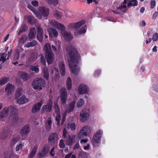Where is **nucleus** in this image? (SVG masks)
<instances>
[{
    "label": "nucleus",
    "mask_w": 158,
    "mask_h": 158,
    "mask_svg": "<svg viewBox=\"0 0 158 158\" xmlns=\"http://www.w3.org/2000/svg\"><path fill=\"white\" fill-rule=\"evenodd\" d=\"M67 133V131L66 130V129L65 128H63V131L62 136L64 139H65L66 137Z\"/></svg>",
    "instance_id": "13d9d810"
},
{
    "label": "nucleus",
    "mask_w": 158,
    "mask_h": 158,
    "mask_svg": "<svg viewBox=\"0 0 158 158\" xmlns=\"http://www.w3.org/2000/svg\"><path fill=\"white\" fill-rule=\"evenodd\" d=\"M78 91L80 94H87L89 91V89L86 85L81 84L79 86Z\"/></svg>",
    "instance_id": "ddd939ff"
},
{
    "label": "nucleus",
    "mask_w": 158,
    "mask_h": 158,
    "mask_svg": "<svg viewBox=\"0 0 158 158\" xmlns=\"http://www.w3.org/2000/svg\"><path fill=\"white\" fill-rule=\"evenodd\" d=\"M8 81L7 78L6 77H2L0 79V86L5 84Z\"/></svg>",
    "instance_id": "a19ab883"
},
{
    "label": "nucleus",
    "mask_w": 158,
    "mask_h": 158,
    "mask_svg": "<svg viewBox=\"0 0 158 158\" xmlns=\"http://www.w3.org/2000/svg\"><path fill=\"white\" fill-rule=\"evenodd\" d=\"M75 137V136L74 135H69L68 137H66L65 138L66 144L69 146L71 145L72 144Z\"/></svg>",
    "instance_id": "aec40b11"
},
{
    "label": "nucleus",
    "mask_w": 158,
    "mask_h": 158,
    "mask_svg": "<svg viewBox=\"0 0 158 158\" xmlns=\"http://www.w3.org/2000/svg\"><path fill=\"white\" fill-rule=\"evenodd\" d=\"M9 133V130L6 128L4 129L3 132L1 133L0 137L1 139H4L7 138Z\"/></svg>",
    "instance_id": "4be33fe9"
},
{
    "label": "nucleus",
    "mask_w": 158,
    "mask_h": 158,
    "mask_svg": "<svg viewBox=\"0 0 158 158\" xmlns=\"http://www.w3.org/2000/svg\"><path fill=\"white\" fill-rule=\"evenodd\" d=\"M53 15L57 17V19H59L62 17L61 13L57 10H56L53 11Z\"/></svg>",
    "instance_id": "e433bc0d"
},
{
    "label": "nucleus",
    "mask_w": 158,
    "mask_h": 158,
    "mask_svg": "<svg viewBox=\"0 0 158 158\" xmlns=\"http://www.w3.org/2000/svg\"><path fill=\"white\" fill-rule=\"evenodd\" d=\"M1 55L2 56H1L0 57V61H2L3 62H4L6 60V56L5 57L4 56L5 55V53H1Z\"/></svg>",
    "instance_id": "4d7b16f0"
},
{
    "label": "nucleus",
    "mask_w": 158,
    "mask_h": 158,
    "mask_svg": "<svg viewBox=\"0 0 158 158\" xmlns=\"http://www.w3.org/2000/svg\"><path fill=\"white\" fill-rule=\"evenodd\" d=\"M60 113H56L57 114V115L56 117V120L57 122L56 125L58 126H59L60 125Z\"/></svg>",
    "instance_id": "a18cd8bd"
},
{
    "label": "nucleus",
    "mask_w": 158,
    "mask_h": 158,
    "mask_svg": "<svg viewBox=\"0 0 158 158\" xmlns=\"http://www.w3.org/2000/svg\"><path fill=\"white\" fill-rule=\"evenodd\" d=\"M32 4L34 6L36 7L38 6V2L37 1H33L31 2Z\"/></svg>",
    "instance_id": "69168bd1"
},
{
    "label": "nucleus",
    "mask_w": 158,
    "mask_h": 158,
    "mask_svg": "<svg viewBox=\"0 0 158 158\" xmlns=\"http://www.w3.org/2000/svg\"><path fill=\"white\" fill-rule=\"evenodd\" d=\"M156 5V2L155 1L152 0L151 2L150 3V6H151V9H153L155 6Z\"/></svg>",
    "instance_id": "e2e57ef3"
},
{
    "label": "nucleus",
    "mask_w": 158,
    "mask_h": 158,
    "mask_svg": "<svg viewBox=\"0 0 158 158\" xmlns=\"http://www.w3.org/2000/svg\"><path fill=\"white\" fill-rule=\"evenodd\" d=\"M35 19L32 17H29L28 18V22L31 24H34L36 23Z\"/></svg>",
    "instance_id": "49530a36"
},
{
    "label": "nucleus",
    "mask_w": 158,
    "mask_h": 158,
    "mask_svg": "<svg viewBox=\"0 0 158 158\" xmlns=\"http://www.w3.org/2000/svg\"><path fill=\"white\" fill-rule=\"evenodd\" d=\"M9 158H17V155L13 153H10L9 155Z\"/></svg>",
    "instance_id": "338daca9"
},
{
    "label": "nucleus",
    "mask_w": 158,
    "mask_h": 158,
    "mask_svg": "<svg viewBox=\"0 0 158 158\" xmlns=\"http://www.w3.org/2000/svg\"><path fill=\"white\" fill-rule=\"evenodd\" d=\"M75 102V101H73L70 103L69 106L68 107L67 110V111L68 113H70L73 110L74 108Z\"/></svg>",
    "instance_id": "7c9ffc66"
},
{
    "label": "nucleus",
    "mask_w": 158,
    "mask_h": 158,
    "mask_svg": "<svg viewBox=\"0 0 158 158\" xmlns=\"http://www.w3.org/2000/svg\"><path fill=\"white\" fill-rule=\"evenodd\" d=\"M30 129L29 125L25 126L21 129L20 133L21 135L24 136L27 135L30 131Z\"/></svg>",
    "instance_id": "a211bd4d"
},
{
    "label": "nucleus",
    "mask_w": 158,
    "mask_h": 158,
    "mask_svg": "<svg viewBox=\"0 0 158 158\" xmlns=\"http://www.w3.org/2000/svg\"><path fill=\"white\" fill-rule=\"evenodd\" d=\"M18 139L16 138L13 137L10 141V144L11 145H14L16 143L18 142Z\"/></svg>",
    "instance_id": "3c124183"
},
{
    "label": "nucleus",
    "mask_w": 158,
    "mask_h": 158,
    "mask_svg": "<svg viewBox=\"0 0 158 158\" xmlns=\"http://www.w3.org/2000/svg\"><path fill=\"white\" fill-rule=\"evenodd\" d=\"M27 8L32 11L35 16H36V14H38V11L36 10L30 4L28 5Z\"/></svg>",
    "instance_id": "c03bdc74"
},
{
    "label": "nucleus",
    "mask_w": 158,
    "mask_h": 158,
    "mask_svg": "<svg viewBox=\"0 0 158 158\" xmlns=\"http://www.w3.org/2000/svg\"><path fill=\"white\" fill-rule=\"evenodd\" d=\"M22 89L21 88H18L15 92V97L16 99L19 98L21 95Z\"/></svg>",
    "instance_id": "4c0bfd02"
},
{
    "label": "nucleus",
    "mask_w": 158,
    "mask_h": 158,
    "mask_svg": "<svg viewBox=\"0 0 158 158\" xmlns=\"http://www.w3.org/2000/svg\"><path fill=\"white\" fill-rule=\"evenodd\" d=\"M54 108L55 110V113H60L59 106L57 102H55L54 103Z\"/></svg>",
    "instance_id": "ea45409f"
},
{
    "label": "nucleus",
    "mask_w": 158,
    "mask_h": 158,
    "mask_svg": "<svg viewBox=\"0 0 158 158\" xmlns=\"http://www.w3.org/2000/svg\"><path fill=\"white\" fill-rule=\"evenodd\" d=\"M42 73L44 77L47 80H48L49 77V74L48 68L45 66L42 69Z\"/></svg>",
    "instance_id": "a878e982"
},
{
    "label": "nucleus",
    "mask_w": 158,
    "mask_h": 158,
    "mask_svg": "<svg viewBox=\"0 0 158 158\" xmlns=\"http://www.w3.org/2000/svg\"><path fill=\"white\" fill-rule=\"evenodd\" d=\"M30 69L31 70L34 71L35 73H37L39 72V68L37 66H31Z\"/></svg>",
    "instance_id": "09e8293b"
},
{
    "label": "nucleus",
    "mask_w": 158,
    "mask_h": 158,
    "mask_svg": "<svg viewBox=\"0 0 158 158\" xmlns=\"http://www.w3.org/2000/svg\"><path fill=\"white\" fill-rule=\"evenodd\" d=\"M138 2L137 0H131L127 4L128 7H130L131 6H136L138 5Z\"/></svg>",
    "instance_id": "f704fd0d"
},
{
    "label": "nucleus",
    "mask_w": 158,
    "mask_h": 158,
    "mask_svg": "<svg viewBox=\"0 0 158 158\" xmlns=\"http://www.w3.org/2000/svg\"><path fill=\"white\" fill-rule=\"evenodd\" d=\"M102 133L103 132L102 130H99L94 135L91 141L94 147H97L99 146Z\"/></svg>",
    "instance_id": "39448f33"
},
{
    "label": "nucleus",
    "mask_w": 158,
    "mask_h": 158,
    "mask_svg": "<svg viewBox=\"0 0 158 158\" xmlns=\"http://www.w3.org/2000/svg\"><path fill=\"white\" fill-rule=\"evenodd\" d=\"M67 55L69 66L72 73L74 75H77L80 70V68L77 66L80 63L81 59L80 55L77 48L71 47L67 49Z\"/></svg>",
    "instance_id": "f257e3e1"
},
{
    "label": "nucleus",
    "mask_w": 158,
    "mask_h": 158,
    "mask_svg": "<svg viewBox=\"0 0 158 158\" xmlns=\"http://www.w3.org/2000/svg\"><path fill=\"white\" fill-rule=\"evenodd\" d=\"M45 84V81L43 79L37 78L33 81L32 86L34 89L40 90L43 87H44Z\"/></svg>",
    "instance_id": "20e7f679"
},
{
    "label": "nucleus",
    "mask_w": 158,
    "mask_h": 158,
    "mask_svg": "<svg viewBox=\"0 0 158 158\" xmlns=\"http://www.w3.org/2000/svg\"><path fill=\"white\" fill-rule=\"evenodd\" d=\"M85 20H82L76 23H71L69 24V29L75 28L76 29V30L74 32L75 35L76 36L82 34H84L86 32L87 29V27L86 25L81 28L79 30H77V29L85 24Z\"/></svg>",
    "instance_id": "f03ea898"
},
{
    "label": "nucleus",
    "mask_w": 158,
    "mask_h": 158,
    "mask_svg": "<svg viewBox=\"0 0 158 158\" xmlns=\"http://www.w3.org/2000/svg\"><path fill=\"white\" fill-rule=\"evenodd\" d=\"M128 1V0H124L123 2H122L121 5L117 7V10H121L122 9L125 8L127 9L126 4Z\"/></svg>",
    "instance_id": "72a5a7b5"
},
{
    "label": "nucleus",
    "mask_w": 158,
    "mask_h": 158,
    "mask_svg": "<svg viewBox=\"0 0 158 158\" xmlns=\"http://www.w3.org/2000/svg\"><path fill=\"white\" fill-rule=\"evenodd\" d=\"M36 34V30L35 27L31 29L28 35V37L30 39L34 38L35 37Z\"/></svg>",
    "instance_id": "393cba45"
},
{
    "label": "nucleus",
    "mask_w": 158,
    "mask_h": 158,
    "mask_svg": "<svg viewBox=\"0 0 158 158\" xmlns=\"http://www.w3.org/2000/svg\"><path fill=\"white\" fill-rule=\"evenodd\" d=\"M158 39V34L157 33H155L153 35L152 40L153 41H156Z\"/></svg>",
    "instance_id": "5fc2aeb1"
},
{
    "label": "nucleus",
    "mask_w": 158,
    "mask_h": 158,
    "mask_svg": "<svg viewBox=\"0 0 158 158\" xmlns=\"http://www.w3.org/2000/svg\"><path fill=\"white\" fill-rule=\"evenodd\" d=\"M55 148V147H53L51 149L49 153V154L52 156H53L54 155V153H53V152L54 151Z\"/></svg>",
    "instance_id": "774afa93"
},
{
    "label": "nucleus",
    "mask_w": 158,
    "mask_h": 158,
    "mask_svg": "<svg viewBox=\"0 0 158 158\" xmlns=\"http://www.w3.org/2000/svg\"><path fill=\"white\" fill-rule=\"evenodd\" d=\"M9 114V110L7 107H6L0 112V118L1 119L7 116Z\"/></svg>",
    "instance_id": "412c9836"
},
{
    "label": "nucleus",
    "mask_w": 158,
    "mask_h": 158,
    "mask_svg": "<svg viewBox=\"0 0 158 158\" xmlns=\"http://www.w3.org/2000/svg\"><path fill=\"white\" fill-rule=\"evenodd\" d=\"M59 146L61 148H63L65 147V144L64 143V141L63 139H61L60 140Z\"/></svg>",
    "instance_id": "603ef678"
},
{
    "label": "nucleus",
    "mask_w": 158,
    "mask_h": 158,
    "mask_svg": "<svg viewBox=\"0 0 158 158\" xmlns=\"http://www.w3.org/2000/svg\"><path fill=\"white\" fill-rule=\"evenodd\" d=\"M15 88L14 86L10 83H8L6 85L5 89L6 91L9 94L11 93Z\"/></svg>",
    "instance_id": "bb28decb"
},
{
    "label": "nucleus",
    "mask_w": 158,
    "mask_h": 158,
    "mask_svg": "<svg viewBox=\"0 0 158 158\" xmlns=\"http://www.w3.org/2000/svg\"><path fill=\"white\" fill-rule=\"evenodd\" d=\"M27 28V27L26 25H24L22 26L18 32V35H20L21 33L25 32L26 31Z\"/></svg>",
    "instance_id": "79ce46f5"
},
{
    "label": "nucleus",
    "mask_w": 158,
    "mask_h": 158,
    "mask_svg": "<svg viewBox=\"0 0 158 158\" xmlns=\"http://www.w3.org/2000/svg\"><path fill=\"white\" fill-rule=\"evenodd\" d=\"M66 113H64V114L63 115L62 117V121H61V125H62L64 123V121L65 120V118H66Z\"/></svg>",
    "instance_id": "680f3d73"
},
{
    "label": "nucleus",
    "mask_w": 158,
    "mask_h": 158,
    "mask_svg": "<svg viewBox=\"0 0 158 158\" xmlns=\"http://www.w3.org/2000/svg\"><path fill=\"white\" fill-rule=\"evenodd\" d=\"M9 111L10 110L11 117L12 118V120L14 122H17L19 119L17 109L14 106H10L7 107Z\"/></svg>",
    "instance_id": "1a4fd4ad"
},
{
    "label": "nucleus",
    "mask_w": 158,
    "mask_h": 158,
    "mask_svg": "<svg viewBox=\"0 0 158 158\" xmlns=\"http://www.w3.org/2000/svg\"><path fill=\"white\" fill-rule=\"evenodd\" d=\"M37 44V42L36 40H34L30 42L27 43L25 45L24 47L26 48H29L30 47H32Z\"/></svg>",
    "instance_id": "2f4dec72"
},
{
    "label": "nucleus",
    "mask_w": 158,
    "mask_h": 158,
    "mask_svg": "<svg viewBox=\"0 0 158 158\" xmlns=\"http://www.w3.org/2000/svg\"><path fill=\"white\" fill-rule=\"evenodd\" d=\"M100 70H97L95 71L94 76L95 77H98L99 75L100 74Z\"/></svg>",
    "instance_id": "0e129e2a"
},
{
    "label": "nucleus",
    "mask_w": 158,
    "mask_h": 158,
    "mask_svg": "<svg viewBox=\"0 0 158 158\" xmlns=\"http://www.w3.org/2000/svg\"><path fill=\"white\" fill-rule=\"evenodd\" d=\"M37 145H35L32 148L31 152L35 154L37 152Z\"/></svg>",
    "instance_id": "052dcab7"
},
{
    "label": "nucleus",
    "mask_w": 158,
    "mask_h": 158,
    "mask_svg": "<svg viewBox=\"0 0 158 158\" xmlns=\"http://www.w3.org/2000/svg\"><path fill=\"white\" fill-rule=\"evenodd\" d=\"M49 32V36H51V34H52L54 37H57L58 35V32L55 28H51Z\"/></svg>",
    "instance_id": "473e14b6"
},
{
    "label": "nucleus",
    "mask_w": 158,
    "mask_h": 158,
    "mask_svg": "<svg viewBox=\"0 0 158 158\" xmlns=\"http://www.w3.org/2000/svg\"><path fill=\"white\" fill-rule=\"evenodd\" d=\"M40 62L42 64L45 66L46 65V62L44 56L42 55L40 57Z\"/></svg>",
    "instance_id": "8fccbe9b"
},
{
    "label": "nucleus",
    "mask_w": 158,
    "mask_h": 158,
    "mask_svg": "<svg viewBox=\"0 0 158 158\" xmlns=\"http://www.w3.org/2000/svg\"><path fill=\"white\" fill-rule=\"evenodd\" d=\"M51 118L50 117L48 118L46 122V128L48 131H49L51 128L52 121Z\"/></svg>",
    "instance_id": "c756f323"
},
{
    "label": "nucleus",
    "mask_w": 158,
    "mask_h": 158,
    "mask_svg": "<svg viewBox=\"0 0 158 158\" xmlns=\"http://www.w3.org/2000/svg\"><path fill=\"white\" fill-rule=\"evenodd\" d=\"M49 14V9L45 6H42L39 9L38 14H36V16L39 19L42 18V16L47 17Z\"/></svg>",
    "instance_id": "6e6552de"
},
{
    "label": "nucleus",
    "mask_w": 158,
    "mask_h": 158,
    "mask_svg": "<svg viewBox=\"0 0 158 158\" xmlns=\"http://www.w3.org/2000/svg\"><path fill=\"white\" fill-rule=\"evenodd\" d=\"M58 138V134L56 132L51 133L49 136L48 142L51 145L55 144Z\"/></svg>",
    "instance_id": "f8f14e48"
},
{
    "label": "nucleus",
    "mask_w": 158,
    "mask_h": 158,
    "mask_svg": "<svg viewBox=\"0 0 158 158\" xmlns=\"http://www.w3.org/2000/svg\"><path fill=\"white\" fill-rule=\"evenodd\" d=\"M66 85L67 90H71L72 86V80L70 77H68L67 78Z\"/></svg>",
    "instance_id": "c85d7f7f"
},
{
    "label": "nucleus",
    "mask_w": 158,
    "mask_h": 158,
    "mask_svg": "<svg viewBox=\"0 0 158 158\" xmlns=\"http://www.w3.org/2000/svg\"><path fill=\"white\" fill-rule=\"evenodd\" d=\"M53 102L51 99H49L47 105H44L41 109L42 113L45 111L47 113L51 112L52 108Z\"/></svg>",
    "instance_id": "9b49d317"
},
{
    "label": "nucleus",
    "mask_w": 158,
    "mask_h": 158,
    "mask_svg": "<svg viewBox=\"0 0 158 158\" xmlns=\"http://www.w3.org/2000/svg\"><path fill=\"white\" fill-rule=\"evenodd\" d=\"M78 158H87L86 153L83 151L80 152L78 155Z\"/></svg>",
    "instance_id": "37998d69"
},
{
    "label": "nucleus",
    "mask_w": 158,
    "mask_h": 158,
    "mask_svg": "<svg viewBox=\"0 0 158 158\" xmlns=\"http://www.w3.org/2000/svg\"><path fill=\"white\" fill-rule=\"evenodd\" d=\"M46 2L48 4L54 6H56L58 4V0H47Z\"/></svg>",
    "instance_id": "c9c22d12"
},
{
    "label": "nucleus",
    "mask_w": 158,
    "mask_h": 158,
    "mask_svg": "<svg viewBox=\"0 0 158 158\" xmlns=\"http://www.w3.org/2000/svg\"><path fill=\"white\" fill-rule=\"evenodd\" d=\"M83 100L82 98H80L78 101L77 104V106L78 107H81L83 105Z\"/></svg>",
    "instance_id": "de8ad7c7"
},
{
    "label": "nucleus",
    "mask_w": 158,
    "mask_h": 158,
    "mask_svg": "<svg viewBox=\"0 0 158 158\" xmlns=\"http://www.w3.org/2000/svg\"><path fill=\"white\" fill-rule=\"evenodd\" d=\"M42 103V101H40L34 104L31 109L32 113L35 114L38 112L40 110Z\"/></svg>",
    "instance_id": "2eb2a0df"
},
{
    "label": "nucleus",
    "mask_w": 158,
    "mask_h": 158,
    "mask_svg": "<svg viewBox=\"0 0 158 158\" xmlns=\"http://www.w3.org/2000/svg\"><path fill=\"white\" fill-rule=\"evenodd\" d=\"M91 128L89 126H86L83 127L78 134L79 139H81L85 137L89 136L91 132Z\"/></svg>",
    "instance_id": "423d86ee"
},
{
    "label": "nucleus",
    "mask_w": 158,
    "mask_h": 158,
    "mask_svg": "<svg viewBox=\"0 0 158 158\" xmlns=\"http://www.w3.org/2000/svg\"><path fill=\"white\" fill-rule=\"evenodd\" d=\"M48 147L45 145L44 146L42 151L39 152L38 154L39 158H41L44 157L48 153Z\"/></svg>",
    "instance_id": "f3484780"
},
{
    "label": "nucleus",
    "mask_w": 158,
    "mask_h": 158,
    "mask_svg": "<svg viewBox=\"0 0 158 158\" xmlns=\"http://www.w3.org/2000/svg\"><path fill=\"white\" fill-rule=\"evenodd\" d=\"M59 98L62 107H65L66 106L67 98V92L65 88H62L60 90Z\"/></svg>",
    "instance_id": "0eeeda50"
},
{
    "label": "nucleus",
    "mask_w": 158,
    "mask_h": 158,
    "mask_svg": "<svg viewBox=\"0 0 158 158\" xmlns=\"http://www.w3.org/2000/svg\"><path fill=\"white\" fill-rule=\"evenodd\" d=\"M44 52L45 53V56L48 64H51L53 63L54 58V55L53 54L51 47V45L46 43L44 46Z\"/></svg>",
    "instance_id": "7ed1b4c3"
},
{
    "label": "nucleus",
    "mask_w": 158,
    "mask_h": 158,
    "mask_svg": "<svg viewBox=\"0 0 158 158\" xmlns=\"http://www.w3.org/2000/svg\"><path fill=\"white\" fill-rule=\"evenodd\" d=\"M29 101V99L27 98L25 96H22L21 98L17 100V102L19 104L26 103Z\"/></svg>",
    "instance_id": "5701e85b"
},
{
    "label": "nucleus",
    "mask_w": 158,
    "mask_h": 158,
    "mask_svg": "<svg viewBox=\"0 0 158 158\" xmlns=\"http://www.w3.org/2000/svg\"><path fill=\"white\" fill-rule=\"evenodd\" d=\"M37 38L40 42H42L44 34L43 30L40 27L38 26L37 28Z\"/></svg>",
    "instance_id": "4468645a"
},
{
    "label": "nucleus",
    "mask_w": 158,
    "mask_h": 158,
    "mask_svg": "<svg viewBox=\"0 0 158 158\" xmlns=\"http://www.w3.org/2000/svg\"><path fill=\"white\" fill-rule=\"evenodd\" d=\"M59 69L60 74L62 76H64L65 74V66L62 61H60L59 64Z\"/></svg>",
    "instance_id": "6ab92c4d"
},
{
    "label": "nucleus",
    "mask_w": 158,
    "mask_h": 158,
    "mask_svg": "<svg viewBox=\"0 0 158 158\" xmlns=\"http://www.w3.org/2000/svg\"><path fill=\"white\" fill-rule=\"evenodd\" d=\"M61 34L64 39L68 41H70L73 38V36L71 34L70 32H68L65 30L64 31H62Z\"/></svg>",
    "instance_id": "dca6fc26"
},
{
    "label": "nucleus",
    "mask_w": 158,
    "mask_h": 158,
    "mask_svg": "<svg viewBox=\"0 0 158 158\" xmlns=\"http://www.w3.org/2000/svg\"><path fill=\"white\" fill-rule=\"evenodd\" d=\"M90 111L88 109H85L80 114V119L82 122L86 121L89 118Z\"/></svg>",
    "instance_id": "9d476101"
},
{
    "label": "nucleus",
    "mask_w": 158,
    "mask_h": 158,
    "mask_svg": "<svg viewBox=\"0 0 158 158\" xmlns=\"http://www.w3.org/2000/svg\"><path fill=\"white\" fill-rule=\"evenodd\" d=\"M69 126V127L70 130L72 131L74 130L75 129L76 126L75 123H71L70 125L68 124Z\"/></svg>",
    "instance_id": "6e6d98bb"
},
{
    "label": "nucleus",
    "mask_w": 158,
    "mask_h": 158,
    "mask_svg": "<svg viewBox=\"0 0 158 158\" xmlns=\"http://www.w3.org/2000/svg\"><path fill=\"white\" fill-rule=\"evenodd\" d=\"M26 41V39L25 37L22 36L21 38L19 40V43L21 44H24L25 41Z\"/></svg>",
    "instance_id": "bf43d9fd"
},
{
    "label": "nucleus",
    "mask_w": 158,
    "mask_h": 158,
    "mask_svg": "<svg viewBox=\"0 0 158 158\" xmlns=\"http://www.w3.org/2000/svg\"><path fill=\"white\" fill-rule=\"evenodd\" d=\"M19 73L20 74V78L24 81H27L30 78V76L27 73L24 72H21V73L19 72Z\"/></svg>",
    "instance_id": "b1692460"
},
{
    "label": "nucleus",
    "mask_w": 158,
    "mask_h": 158,
    "mask_svg": "<svg viewBox=\"0 0 158 158\" xmlns=\"http://www.w3.org/2000/svg\"><path fill=\"white\" fill-rule=\"evenodd\" d=\"M56 27L60 30L61 33H62V31H64L65 30L64 25L60 23H57L56 25Z\"/></svg>",
    "instance_id": "58836bf2"
},
{
    "label": "nucleus",
    "mask_w": 158,
    "mask_h": 158,
    "mask_svg": "<svg viewBox=\"0 0 158 158\" xmlns=\"http://www.w3.org/2000/svg\"><path fill=\"white\" fill-rule=\"evenodd\" d=\"M23 147V145L21 143L19 144L16 146L15 151H18L20 149H22Z\"/></svg>",
    "instance_id": "864d4df0"
},
{
    "label": "nucleus",
    "mask_w": 158,
    "mask_h": 158,
    "mask_svg": "<svg viewBox=\"0 0 158 158\" xmlns=\"http://www.w3.org/2000/svg\"><path fill=\"white\" fill-rule=\"evenodd\" d=\"M37 58L36 54L34 52H32L28 58V60L29 62H31L35 61Z\"/></svg>",
    "instance_id": "cd10ccee"
}]
</instances>
